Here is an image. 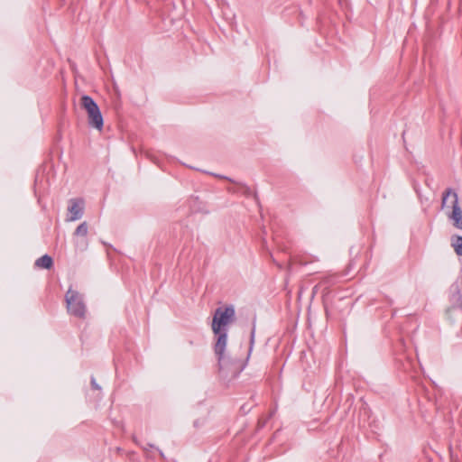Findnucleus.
Returning a JSON list of instances; mask_svg holds the SVG:
<instances>
[{
    "mask_svg": "<svg viewBox=\"0 0 462 462\" xmlns=\"http://www.w3.org/2000/svg\"><path fill=\"white\" fill-rule=\"evenodd\" d=\"M450 300L452 306L448 310L447 313L450 318L453 311L462 309V294L460 293V283L458 282H454L449 289Z\"/></svg>",
    "mask_w": 462,
    "mask_h": 462,
    "instance_id": "nucleus-5",
    "label": "nucleus"
},
{
    "mask_svg": "<svg viewBox=\"0 0 462 462\" xmlns=\"http://www.w3.org/2000/svg\"><path fill=\"white\" fill-rule=\"evenodd\" d=\"M451 246L458 256L462 255V236H453L451 237Z\"/></svg>",
    "mask_w": 462,
    "mask_h": 462,
    "instance_id": "nucleus-10",
    "label": "nucleus"
},
{
    "mask_svg": "<svg viewBox=\"0 0 462 462\" xmlns=\"http://www.w3.org/2000/svg\"><path fill=\"white\" fill-rule=\"evenodd\" d=\"M69 217L68 221H76L82 217L84 214V201L81 199H71L68 208Z\"/></svg>",
    "mask_w": 462,
    "mask_h": 462,
    "instance_id": "nucleus-6",
    "label": "nucleus"
},
{
    "mask_svg": "<svg viewBox=\"0 0 462 462\" xmlns=\"http://www.w3.org/2000/svg\"><path fill=\"white\" fill-rule=\"evenodd\" d=\"M81 106L88 113L97 106V105L91 97L84 95L81 97Z\"/></svg>",
    "mask_w": 462,
    "mask_h": 462,
    "instance_id": "nucleus-9",
    "label": "nucleus"
},
{
    "mask_svg": "<svg viewBox=\"0 0 462 462\" xmlns=\"http://www.w3.org/2000/svg\"><path fill=\"white\" fill-rule=\"evenodd\" d=\"M236 319L234 306L219 307L215 310L211 328L217 338L225 335V341H227V327Z\"/></svg>",
    "mask_w": 462,
    "mask_h": 462,
    "instance_id": "nucleus-2",
    "label": "nucleus"
},
{
    "mask_svg": "<svg viewBox=\"0 0 462 462\" xmlns=\"http://www.w3.org/2000/svg\"><path fill=\"white\" fill-rule=\"evenodd\" d=\"M255 325H253L250 335V349L247 354L241 356L232 349L226 351L227 341H225V335L217 338L214 345V352L217 358L219 374L223 378H236L245 367L250 351L254 343Z\"/></svg>",
    "mask_w": 462,
    "mask_h": 462,
    "instance_id": "nucleus-1",
    "label": "nucleus"
},
{
    "mask_svg": "<svg viewBox=\"0 0 462 462\" xmlns=\"http://www.w3.org/2000/svg\"><path fill=\"white\" fill-rule=\"evenodd\" d=\"M53 264V260L48 254H44L38 258L35 262V265L42 269H50Z\"/></svg>",
    "mask_w": 462,
    "mask_h": 462,
    "instance_id": "nucleus-8",
    "label": "nucleus"
},
{
    "mask_svg": "<svg viewBox=\"0 0 462 462\" xmlns=\"http://www.w3.org/2000/svg\"><path fill=\"white\" fill-rule=\"evenodd\" d=\"M75 245L77 248L80 249L81 251H85L88 248V243L87 239L76 241Z\"/></svg>",
    "mask_w": 462,
    "mask_h": 462,
    "instance_id": "nucleus-12",
    "label": "nucleus"
},
{
    "mask_svg": "<svg viewBox=\"0 0 462 462\" xmlns=\"http://www.w3.org/2000/svg\"><path fill=\"white\" fill-rule=\"evenodd\" d=\"M87 114L89 125L96 129L101 130L104 125V121L98 106Z\"/></svg>",
    "mask_w": 462,
    "mask_h": 462,
    "instance_id": "nucleus-7",
    "label": "nucleus"
},
{
    "mask_svg": "<svg viewBox=\"0 0 462 462\" xmlns=\"http://www.w3.org/2000/svg\"><path fill=\"white\" fill-rule=\"evenodd\" d=\"M441 208L457 228H462V210L458 204V196L451 189H448L442 195Z\"/></svg>",
    "mask_w": 462,
    "mask_h": 462,
    "instance_id": "nucleus-3",
    "label": "nucleus"
},
{
    "mask_svg": "<svg viewBox=\"0 0 462 462\" xmlns=\"http://www.w3.org/2000/svg\"><path fill=\"white\" fill-rule=\"evenodd\" d=\"M159 452H160L161 457H164L163 453L161 450H159Z\"/></svg>",
    "mask_w": 462,
    "mask_h": 462,
    "instance_id": "nucleus-14",
    "label": "nucleus"
},
{
    "mask_svg": "<svg viewBox=\"0 0 462 462\" xmlns=\"http://www.w3.org/2000/svg\"><path fill=\"white\" fill-rule=\"evenodd\" d=\"M148 447H149V448H153V445H152V444H148Z\"/></svg>",
    "mask_w": 462,
    "mask_h": 462,
    "instance_id": "nucleus-15",
    "label": "nucleus"
},
{
    "mask_svg": "<svg viewBox=\"0 0 462 462\" xmlns=\"http://www.w3.org/2000/svg\"><path fill=\"white\" fill-rule=\"evenodd\" d=\"M91 385L96 390H99L100 389L99 385L96 383V380H95L94 377H92V379H91Z\"/></svg>",
    "mask_w": 462,
    "mask_h": 462,
    "instance_id": "nucleus-13",
    "label": "nucleus"
},
{
    "mask_svg": "<svg viewBox=\"0 0 462 462\" xmlns=\"http://www.w3.org/2000/svg\"><path fill=\"white\" fill-rule=\"evenodd\" d=\"M88 232V226L87 222H82L74 231L75 236H86Z\"/></svg>",
    "mask_w": 462,
    "mask_h": 462,
    "instance_id": "nucleus-11",
    "label": "nucleus"
},
{
    "mask_svg": "<svg viewBox=\"0 0 462 462\" xmlns=\"http://www.w3.org/2000/svg\"><path fill=\"white\" fill-rule=\"evenodd\" d=\"M65 300L68 312L70 315L80 319L85 318L87 309L81 294L77 291L69 289L65 295Z\"/></svg>",
    "mask_w": 462,
    "mask_h": 462,
    "instance_id": "nucleus-4",
    "label": "nucleus"
}]
</instances>
